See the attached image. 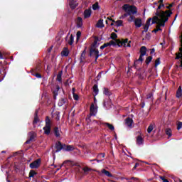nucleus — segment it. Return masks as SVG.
Returning a JSON list of instances; mask_svg holds the SVG:
<instances>
[{"label": "nucleus", "instance_id": "f257e3e1", "mask_svg": "<svg viewBox=\"0 0 182 182\" xmlns=\"http://www.w3.org/2000/svg\"><path fill=\"white\" fill-rule=\"evenodd\" d=\"M109 46H118L119 48H122V46H124V48H131L130 43H132V41H129V38L122 39L120 40H112L109 43Z\"/></svg>", "mask_w": 182, "mask_h": 182}, {"label": "nucleus", "instance_id": "f03ea898", "mask_svg": "<svg viewBox=\"0 0 182 182\" xmlns=\"http://www.w3.org/2000/svg\"><path fill=\"white\" fill-rule=\"evenodd\" d=\"M122 9L126 12L124 16H129L130 15H136L137 14V7L136 6H131L130 4H124L122 6Z\"/></svg>", "mask_w": 182, "mask_h": 182}, {"label": "nucleus", "instance_id": "7ed1b4c3", "mask_svg": "<svg viewBox=\"0 0 182 182\" xmlns=\"http://www.w3.org/2000/svg\"><path fill=\"white\" fill-rule=\"evenodd\" d=\"M155 15L156 16H157L158 18L159 17L161 19L163 18H165L166 16H171V15H173V11H171V10H166L165 11H161V12H159V10H156Z\"/></svg>", "mask_w": 182, "mask_h": 182}, {"label": "nucleus", "instance_id": "20e7f679", "mask_svg": "<svg viewBox=\"0 0 182 182\" xmlns=\"http://www.w3.org/2000/svg\"><path fill=\"white\" fill-rule=\"evenodd\" d=\"M140 55L138 60L134 63V65H136V62H143L144 59L143 58V56H145V55L147 53V48L146 46L141 47L139 50Z\"/></svg>", "mask_w": 182, "mask_h": 182}, {"label": "nucleus", "instance_id": "39448f33", "mask_svg": "<svg viewBox=\"0 0 182 182\" xmlns=\"http://www.w3.org/2000/svg\"><path fill=\"white\" fill-rule=\"evenodd\" d=\"M55 153H59L61 150H65V144H62L60 141H58L55 145Z\"/></svg>", "mask_w": 182, "mask_h": 182}, {"label": "nucleus", "instance_id": "423d86ee", "mask_svg": "<svg viewBox=\"0 0 182 182\" xmlns=\"http://www.w3.org/2000/svg\"><path fill=\"white\" fill-rule=\"evenodd\" d=\"M41 159H38L32 163L30 164V168H39V166H41Z\"/></svg>", "mask_w": 182, "mask_h": 182}, {"label": "nucleus", "instance_id": "0eeeda50", "mask_svg": "<svg viewBox=\"0 0 182 182\" xmlns=\"http://www.w3.org/2000/svg\"><path fill=\"white\" fill-rule=\"evenodd\" d=\"M97 113V108L95 107V104H91L90 107V116H96V114Z\"/></svg>", "mask_w": 182, "mask_h": 182}, {"label": "nucleus", "instance_id": "6e6552de", "mask_svg": "<svg viewBox=\"0 0 182 182\" xmlns=\"http://www.w3.org/2000/svg\"><path fill=\"white\" fill-rule=\"evenodd\" d=\"M168 18L169 17H167V16H166L161 18L160 21L157 23V26H159V28H161V26H165L166 22H167V21H168Z\"/></svg>", "mask_w": 182, "mask_h": 182}, {"label": "nucleus", "instance_id": "1a4fd4ad", "mask_svg": "<svg viewBox=\"0 0 182 182\" xmlns=\"http://www.w3.org/2000/svg\"><path fill=\"white\" fill-rule=\"evenodd\" d=\"M42 72V65L38 63L34 69L31 70V73H41Z\"/></svg>", "mask_w": 182, "mask_h": 182}, {"label": "nucleus", "instance_id": "9d476101", "mask_svg": "<svg viewBox=\"0 0 182 182\" xmlns=\"http://www.w3.org/2000/svg\"><path fill=\"white\" fill-rule=\"evenodd\" d=\"M75 146L73 145H66L64 144V151H73Z\"/></svg>", "mask_w": 182, "mask_h": 182}, {"label": "nucleus", "instance_id": "9b49d317", "mask_svg": "<svg viewBox=\"0 0 182 182\" xmlns=\"http://www.w3.org/2000/svg\"><path fill=\"white\" fill-rule=\"evenodd\" d=\"M77 28H82L83 26V19L82 17H77L76 20Z\"/></svg>", "mask_w": 182, "mask_h": 182}, {"label": "nucleus", "instance_id": "f8f14e48", "mask_svg": "<svg viewBox=\"0 0 182 182\" xmlns=\"http://www.w3.org/2000/svg\"><path fill=\"white\" fill-rule=\"evenodd\" d=\"M92 16V10L90 9H85L84 11V18L86 19L87 18H90Z\"/></svg>", "mask_w": 182, "mask_h": 182}, {"label": "nucleus", "instance_id": "ddd939ff", "mask_svg": "<svg viewBox=\"0 0 182 182\" xmlns=\"http://www.w3.org/2000/svg\"><path fill=\"white\" fill-rule=\"evenodd\" d=\"M53 133L55 136V137L59 138L60 137V129L58 127H55L53 129Z\"/></svg>", "mask_w": 182, "mask_h": 182}, {"label": "nucleus", "instance_id": "4468645a", "mask_svg": "<svg viewBox=\"0 0 182 182\" xmlns=\"http://www.w3.org/2000/svg\"><path fill=\"white\" fill-rule=\"evenodd\" d=\"M39 113V111L38 109L36 110L34 114V119L33 121V124L35 125L38 122H39V117L38 116V114Z\"/></svg>", "mask_w": 182, "mask_h": 182}, {"label": "nucleus", "instance_id": "2eb2a0df", "mask_svg": "<svg viewBox=\"0 0 182 182\" xmlns=\"http://www.w3.org/2000/svg\"><path fill=\"white\" fill-rule=\"evenodd\" d=\"M144 143V139H143V137H141V136H136V144H138V146H141Z\"/></svg>", "mask_w": 182, "mask_h": 182}, {"label": "nucleus", "instance_id": "dca6fc26", "mask_svg": "<svg viewBox=\"0 0 182 182\" xmlns=\"http://www.w3.org/2000/svg\"><path fill=\"white\" fill-rule=\"evenodd\" d=\"M59 85H57L55 90L53 91V97L54 100H56V96H58V95L59 94Z\"/></svg>", "mask_w": 182, "mask_h": 182}, {"label": "nucleus", "instance_id": "f3484780", "mask_svg": "<svg viewBox=\"0 0 182 182\" xmlns=\"http://www.w3.org/2000/svg\"><path fill=\"white\" fill-rule=\"evenodd\" d=\"M125 124L128 127H132V125L133 124V119L128 117L125 119Z\"/></svg>", "mask_w": 182, "mask_h": 182}, {"label": "nucleus", "instance_id": "a211bd4d", "mask_svg": "<svg viewBox=\"0 0 182 182\" xmlns=\"http://www.w3.org/2000/svg\"><path fill=\"white\" fill-rule=\"evenodd\" d=\"M46 127H52V121H50V119L49 118V117H46Z\"/></svg>", "mask_w": 182, "mask_h": 182}, {"label": "nucleus", "instance_id": "6ab92c4d", "mask_svg": "<svg viewBox=\"0 0 182 182\" xmlns=\"http://www.w3.org/2000/svg\"><path fill=\"white\" fill-rule=\"evenodd\" d=\"M134 25H135L136 28H141V19L136 18L134 20Z\"/></svg>", "mask_w": 182, "mask_h": 182}, {"label": "nucleus", "instance_id": "aec40b11", "mask_svg": "<svg viewBox=\"0 0 182 182\" xmlns=\"http://www.w3.org/2000/svg\"><path fill=\"white\" fill-rule=\"evenodd\" d=\"M101 173H102V174H105V176H107V177H113V174H112V173H110V171H107V170H106V169H102V170L101 171Z\"/></svg>", "mask_w": 182, "mask_h": 182}, {"label": "nucleus", "instance_id": "412c9836", "mask_svg": "<svg viewBox=\"0 0 182 182\" xmlns=\"http://www.w3.org/2000/svg\"><path fill=\"white\" fill-rule=\"evenodd\" d=\"M96 28H105V24L103 23V19H100L96 23Z\"/></svg>", "mask_w": 182, "mask_h": 182}, {"label": "nucleus", "instance_id": "4be33fe9", "mask_svg": "<svg viewBox=\"0 0 182 182\" xmlns=\"http://www.w3.org/2000/svg\"><path fill=\"white\" fill-rule=\"evenodd\" d=\"M50 127H44L43 130L44 131V134L46 136H49L50 134Z\"/></svg>", "mask_w": 182, "mask_h": 182}, {"label": "nucleus", "instance_id": "5701e85b", "mask_svg": "<svg viewBox=\"0 0 182 182\" xmlns=\"http://www.w3.org/2000/svg\"><path fill=\"white\" fill-rule=\"evenodd\" d=\"M103 124L104 126H107V127H108V129H109L111 132H113L114 130V126H113V124L109 122H104Z\"/></svg>", "mask_w": 182, "mask_h": 182}, {"label": "nucleus", "instance_id": "b1692460", "mask_svg": "<svg viewBox=\"0 0 182 182\" xmlns=\"http://www.w3.org/2000/svg\"><path fill=\"white\" fill-rule=\"evenodd\" d=\"M61 56H69V49L68 48H64L61 52Z\"/></svg>", "mask_w": 182, "mask_h": 182}, {"label": "nucleus", "instance_id": "393cba45", "mask_svg": "<svg viewBox=\"0 0 182 182\" xmlns=\"http://www.w3.org/2000/svg\"><path fill=\"white\" fill-rule=\"evenodd\" d=\"M66 102H68L67 98H61L58 102V106L61 107V106H63V105L66 104Z\"/></svg>", "mask_w": 182, "mask_h": 182}, {"label": "nucleus", "instance_id": "a878e982", "mask_svg": "<svg viewBox=\"0 0 182 182\" xmlns=\"http://www.w3.org/2000/svg\"><path fill=\"white\" fill-rule=\"evenodd\" d=\"M92 90L95 96H97V95H99V88L97 87V84L94 85V86L92 87Z\"/></svg>", "mask_w": 182, "mask_h": 182}, {"label": "nucleus", "instance_id": "bb28decb", "mask_svg": "<svg viewBox=\"0 0 182 182\" xmlns=\"http://www.w3.org/2000/svg\"><path fill=\"white\" fill-rule=\"evenodd\" d=\"M96 51L99 52V50L96 48H90V57L92 58L93 55H96Z\"/></svg>", "mask_w": 182, "mask_h": 182}, {"label": "nucleus", "instance_id": "cd10ccee", "mask_svg": "<svg viewBox=\"0 0 182 182\" xmlns=\"http://www.w3.org/2000/svg\"><path fill=\"white\" fill-rule=\"evenodd\" d=\"M103 93L105 95V96H112V92H110V90H109L107 87L104 88Z\"/></svg>", "mask_w": 182, "mask_h": 182}, {"label": "nucleus", "instance_id": "c85d7f7f", "mask_svg": "<svg viewBox=\"0 0 182 182\" xmlns=\"http://www.w3.org/2000/svg\"><path fill=\"white\" fill-rule=\"evenodd\" d=\"M181 96H182V89H181V87H179L176 91V97L178 99H180Z\"/></svg>", "mask_w": 182, "mask_h": 182}, {"label": "nucleus", "instance_id": "c756f323", "mask_svg": "<svg viewBox=\"0 0 182 182\" xmlns=\"http://www.w3.org/2000/svg\"><path fill=\"white\" fill-rule=\"evenodd\" d=\"M151 24L154 25V23H159L160 22V18H159L157 16H154L152 18Z\"/></svg>", "mask_w": 182, "mask_h": 182}, {"label": "nucleus", "instance_id": "7c9ffc66", "mask_svg": "<svg viewBox=\"0 0 182 182\" xmlns=\"http://www.w3.org/2000/svg\"><path fill=\"white\" fill-rule=\"evenodd\" d=\"M62 75H63V72L62 71H60L58 73V74L57 75L56 80L58 82H60V83H62Z\"/></svg>", "mask_w": 182, "mask_h": 182}, {"label": "nucleus", "instance_id": "2f4dec72", "mask_svg": "<svg viewBox=\"0 0 182 182\" xmlns=\"http://www.w3.org/2000/svg\"><path fill=\"white\" fill-rule=\"evenodd\" d=\"M92 170H93V169H92V168L87 167V166H85V167L82 168V171H84V174H87V173L89 171H92Z\"/></svg>", "mask_w": 182, "mask_h": 182}, {"label": "nucleus", "instance_id": "473e14b6", "mask_svg": "<svg viewBox=\"0 0 182 182\" xmlns=\"http://www.w3.org/2000/svg\"><path fill=\"white\" fill-rule=\"evenodd\" d=\"M92 9L93 11H97V9H100V6H99L98 2H96L95 4H92Z\"/></svg>", "mask_w": 182, "mask_h": 182}, {"label": "nucleus", "instance_id": "72a5a7b5", "mask_svg": "<svg viewBox=\"0 0 182 182\" xmlns=\"http://www.w3.org/2000/svg\"><path fill=\"white\" fill-rule=\"evenodd\" d=\"M31 75L33 76H36L37 79H42V75H41V73H31Z\"/></svg>", "mask_w": 182, "mask_h": 182}, {"label": "nucleus", "instance_id": "f704fd0d", "mask_svg": "<svg viewBox=\"0 0 182 182\" xmlns=\"http://www.w3.org/2000/svg\"><path fill=\"white\" fill-rule=\"evenodd\" d=\"M73 42H74V38H73V35L71 34L70 36V39L68 41V44L72 46V45H73Z\"/></svg>", "mask_w": 182, "mask_h": 182}, {"label": "nucleus", "instance_id": "c9c22d12", "mask_svg": "<svg viewBox=\"0 0 182 182\" xmlns=\"http://www.w3.org/2000/svg\"><path fill=\"white\" fill-rule=\"evenodd\" d=\"M151 60H153V56L151 55L146 58L145 63L146 65H150V62H151Z\"/></svg>", "mask_w": 182, "mask_h": 182}, {"label": "nucleus", "instance_id": "e433bc0d", "mask_svg": "<svg viewBox=\"0 0 182 182\" xmlns=\"http://www.w3.org/2000/svg\"><path fill=\"white\" fill-rule=\"evenodd\" d=\"M36 174H38V173H36V171H35L34 170H31L29 172V177H35V176H36Z\"/></svg>", "mask_w": 182, "mask_h": 182}, {"label": "nucleus", "instance_id": "4c0bfd02", "mask_svg": "<svg viewBox=\"0 0 182 182\" xmlns=\"http://www.w3.org/2000/svg\"><path fill=\"white\" fill-rule=\"evenodd\" d=\"M96 48H97V40L94 41V42L91 45L90 49H96Z\"/></svg>", "mask_w": 182, "mask_h": 182}, {"label": "nucleus", "instance_id": "58836bf2", "mask_svg": "<svg viewBox=\"0 0 182 182\" xmlns=\"http://www.w3.org/2000/svg\"><path fill=\"white\" fill-rule=\"evenodd\" d=\"M111 39H112V41H117V34H116V33H112Z\"/></svg>", "mask_w": 182, "mask_h": 182}, {"label": "nucleus", "instance_id": "ea45409f", "mask_svg": "<svg viewBox=\"0 0 182 182\" xmlns=\"http://www.w3.org/2000/svg\"><path fill=\"white\" fill-rule=\"evenodd\" d=\"M165 132H166V134L167 136H168V137H171V129L168 128L166 129H165Z\"/></svg>", "mask_w": 182, "mask_h": 182}, {"label": "nucleus", "instance_id": "a19ab883", "mask_svg": "<svg viewBox=\"0 0 182 182\" xmlns=\"http://www.w3.org/2000/svg\"><path fill=\"white\" fill-rule=\"evenodd\" d=\"M35 137H36V136H35V134H33V132H31L28 139L31 141H33V140H35Z\"/></svg>", "mask_w": 182, "mask_h": 182}, {"label": "nucleus", "instance_id": "79ce46f5", "mask_svg": "<svg viewBox=\"0 0 182 182\" xmlns=\"http://www.w3.org/2000/svg\"><path fill=\"white\" fill-rule=\"evenodd\" d=\"M116 26H122L123 25V21L122 20H118L116 21Z\"/></svg>", "mask_w": 182, "mask_h": 182}, {"label": "nucleus", "instance_id": "37998d69", "mask_svg": "<svg viewBox=\"0 0 182 182\" xmlns=\"http://www.w3.org/2000/svg\"><path fill=\"white\" fill-rule=\"evenodd\" d=\"M159 31H161V28L160 27V26H156V28L154 29L152 32H154V33H157Z\"/></svg>", "mask_w": 182, "mask_h": 182}, {"label": "nucleus", "instance_id": "c03bdc74", "mask_svg": "<svg viewBox=\"0 0 182 182\" xmlns=\"http://www.w3.org/2000/svg\"><path fill=\"white\" fill-rule=\"evenodd\" d=\"M105 156H106V154H105V153H100V154H99L98 155H97V159H102H102H105Z\"/></svg>", "mask_w": 182, "mask_h": 182}, {"label": "nucleus", "instance_id": "a18cd8bd", "mask_svg": "<svg viewBox=\"0 0 182 182\" xmlns=\"http://www.w3.org/2000/svg\"><path fill=\"white\" fill-rule=\"evenodd\" d=\"M160 58H156V60H155V65H154V66H155V68H157V66L159 65H160Z\"/></svg>", "mask_w": 182, "mask_h": 182}, {"label": "nucleus", "instance_id": "49530a36", "mask_svg": "<svg viewBox=\"0 0 182 182\" xmlns=\"http://www.w3.org/2000/svg\"><path fill=\"white\" fill-rule=\"evenodd\" d=\"M85 59H86V54H81L80 61V63H82V62H83Z\"/></svg>", "mask_w": 182, "mask_h": 182}, {"label": "nucleus", "instance_id": "de8ad7c7", "mask_svg": "<svg viewBox=\"0 0 182 182\" xmlns=\"http://www.w3.org/2000/svg\"><path fill=\"white\" fill-rule=\"evenodd\" d=\"M76 36H77V38H76L77 41H79L80 39V36H82V32L77 31Z\"/></svg>", "mask_w": 182, "mask_h": 182}, {"label": "nucleus", "instance_id": "09e8293b", "mask_svg": "<svg viewBox=\"0 0 182 182\" xmlns=\"http://www.w3.org/2000/svg\"><path fill=\"white\" fill-rule=\"evenodd\" d=\"M95 62H97V59H99L100 56H102V54H99V51H95Z\"/></svg>", "mask_w": 182, "mask_h": 182}, {"label": "nucleus", "instance_id": "8fccbe9b", "mask_svg": "<svg viewBox=\"0 0 182 182\" xmlns=\"http://www.w3.org/2000/svg\"><path fill=\"white\" fill-rule=\"evenodd\" d=\"M151 132H153V125H149L148 129H147V132L148 133H151Z\"/></svg>", "mask_w": 182, "mask_h": 182}, {"label": "nucleus", "instance_id": "3c124183", "mask_svg": "<svg viewBox=\"0 0 182 182\" xmlns=\"http://www.w3.org/2000/svg\"><path fill=\"white\" fill-rule=\"evenodd\" d=\"M73 96L74 100H77V101L79 100V95L77 94L73 93Z\"/></svg>", "mask_w": 182, "mask_h": 182}, {"label": "nucleus", "instance_id": "603ef678", "mask_svg": "<svg viewBox=\"0 0 182 182\" xmlns=\"http://www.w3.org/2000/svg\"><path fill=\"white\" fill-rule=\"evenodd\" d=\"M180 129H182V122H178L177 124V130H180Z\"/></svg>", "mask_w": 182, "mask_h": 182}, {"label": "nucleus", "instance_id": "864d4df0", "mask_svg": "<svg viewBox=\"0 0 182 182\" xmlns=\"http://www.w3.org/2000/svg\"><path fill=\"white\" fill-rule=\"evenodd\" d=\"M150 22H151V18H148V20H147L146 22L145 26L150 27Z\"/></svg>", "mask_w": 182, "mask_h": 182}, {"label": "nucleus", "instance_id": "5fc2aeb1", "mask_svg": "<svg viewBox=\"0 0 182 182\" xmlns=\"http://www.w3.org/2000/svg\"><path fill=\"white\" fill-rule=\"evenodd\" d=\"M149 28H150L149 26H144V31H142V33H144V32H147V31H149Z\"/></svg>", "mask_w": 182, "mask_h": 182}, {"label": "nucleus", "instance_id": "6e6d98bb", "mask_svg": "<svg viewBox=\"0 0 182 182\" xmlns=\"http://www.w3.org/2000/svg\"><path fill=\"white\" fill-rule=\"evenodd\" d=\"M129 21L130 22H133V21H136V17H134V16H129Z\"/></svg>", "mask_w": 182, "mask_h": 182}, {"label": "nucleus", "instance_id": "4d7b16f0", "mask_svg": "<svg viewBox=\"0 0 182 182\" xmlns=\"http://www.w3.org/2000/svg\"><path fill=\"white\" fill-rule=\"evenodd\" d=\"M161 180H162L163 182H170L168 180L166 179V177L164 176H160Z\"/></svg>", "mask_w": 182, "mask_h": 182}, {"label": "nucleus", "instance_id": "13d9d810", "mask_svg": "<svg viewBox=\"0 0 182 182\" xmlns=\"http://www.w3.org/2000/svg\"><path fill=\"white\" fill-rule=\"evenodd\" d=\"M90 161H97V163H100L103 161V159L100 160V159H95L90 160Z\"/></svg>", "mask_w": 182, "mask_h": 182}, {"label": "nucleus", "instance_id": "bf43d9fd", "mask_svg": "<svg viewBox=\"0 0 182 182\" xmlns=\"http://www.w3.org/2000/svg\"><path fill=\"white\" fill-rule=\"evenodd\" d=\"M153 97V93L150 92L146 95V99H151Z\"/></svg>", "mask_w": 182, "mask_h": 182}, {"label": "nucleus", "instance_id": "052dcab7", "mask_svg": "<svg viewBox=\"0 0 182 182\" xmlns=\"http://www.w3.org/2000/svg\"><path fill=\"white\" fill-rule=\"evenodd\" d=\"M140 106L142 109L144 108V106H146V102H144V101L141 102Z\"/></svg>", "mask_w": 182, "mask_h": 182}, {"label": "nucleus", "instance_id": "680f3d73", "mask_svg": "<svg viewBox=\"0 0 182 182\" xmlns=\"http://www.w3.org/2000/svg\"><path fill=\"white\" fill-rule=\"evenodd\" d=\"M139 166H140V164L136 163L133 168V170H136L137 168V167H139Z\"/></svg>", "mask_w": 182, "mask_h": 182}, {"label": "nucleus", "instance_id": "e2e57ef3", "mask_svg": "<svg viewBox=\"0 0 182 182\" xmlns=\"http://www.w3.org/2000/svg\"><path fill=\"white\" fill-rule=\"evenodd\" d=\"M70 8H72L73 9H75V8H76V6L73 5V4H72V1L70 2Z\"/></svg>", "mask_w": 182, "mask_h": 182}, {"label": "nucleus", "instance_id": "0e129e2a", "mask_svg": "<svg viewBox=\"0 0 182 182\" xmlns=\"http://www.w3.org/2000/svg\"><path fill=\"white\" fill-rule=\"evenodd\" d=\"M161 6H164V4H161L158 6L156 11H159V9H161Z\"/></svg>", "mask_w": 182, "mask_h": 182}, {"label": "nucleus", "instance_id": "69168bd1", "mask_svg": "<svg viewBox=\"0 0 182 182\" xmlns=\"http://www.w3.org/2000/svg\"><path fill=\"white\" fill-rule=\"evenodd\" d=\"M104 47L107 48V46H110V44L109 43H104Z\"/></svg>", "mask_w": 182, "mask_h": 182}, {"label": "nucleus", "instance_id": "338daca9", "mask_svg": "<svg viewBox=\"0 0 182 182\" xmlns=\"http://www.w3.org/2000/svg\"><path fill=\"white\" fill-rule=\"evenodd\" d=\"M154 52H156V50L154 48H151V52H150L151 55H153V53H154Z\"/></svg>", "mask_w": 182, "mask_h": 182}, {"label": "nucleus", "instance_id": "774afa93", "mask_svg": "<svg viewBox=\"0 0 182 182\" xmlns=\"http://www.w3.org/2000/svg\"><path fill=\"white\" fill-rule=\"evenodd\" d=\"M171 8H173V4H170L169 6H166L167 9H171Z\"/></svg>", "mask_w": 182, "mask_h": 182}]
</instances>
